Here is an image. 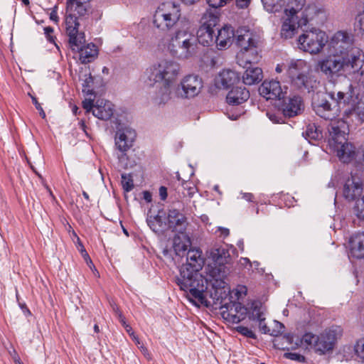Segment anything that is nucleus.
I'll use <instances>...</instances> for the list:
<instances>
[{
  "label": "nucleus",
  "mask_w": 364,
  "mask_h": 364,
  "mask_svg": "<svg viewBox=\"0 0 364 364\" xmlns=\"http://www.w3.org/2000/svg\"><path fill=\"white\" fill-rule=\"evenodd\" d=\"M331 102L326 99L314 101L313 107L315 112L321 117L331 120V122L338 117L343 110V117L340 120H345L353 114L364 116V102L359 100L358 96L354 93V88L351 83H348L344 87L336 85L332 91H326Z\"/></svg>",
  "instance_id": "f257e3e1"
},
{
  "label": "nucleus",
  "mask_w": 364,
  "mask_h": 364,
  "mask_svg": "<svg viewBox=\"0 0 364 364\" xmlns=\"http://www.w3.org/2000/svg\"><path fill=\"white\" fill-rule=\"evenodd\" d=\"M199 249H190L186 253V263L180 269V274L176 277V283L180 289L188 292L187 297L195 306H208L204 296L205 280L199 272L203 264V259Z\"/></svg>",
  "instance_id": "f03ea898"
},
{
  "label": "nucleus",
  "mask_w": 364,
  "mask_h": 364,
  "mask_svg": "<svg viewBox=\"0 0 364 364\" xmlns=\"http://www.w3.org/2000/svg\"><path fill=\"white\" fill-rule=\"evenodd\" d=\"M364 53L353 48L346 55H328L317 62L316 69L328 77L350 75L358 83H364Z\"/></svg>",
  "instance_id": "7ed1b4c3"
},
{
  "label": "nucleus",
  "mask_w": 364,
  "mask_h": 364,
  "mask_svg": "<svg viewBox=\"0 0 364 364\" xmlns=\"http://www.w3.org/2000/svg\"><path fill=\"white\" fill-rule=\"evenodd\" d=\"M321 11L316 4H308L306 0H287L280 35L285 39L291 38L299 27L306 26Z\"/></svg>",
  "instance_id": "20e7f679"
},
{
  "label": "nucleus",
  "mask_w": 364,
  "mask_h": 364,
  "mask_svg": "<svg viewBox=\"0 0 364 364\" xmlns=\"http://www.w3.org/2000/svg\"><path fill=\"white\" fill-rule=\"evenodd\" d=\"M160 46L178 60H188L196 56L199 51L197 38L191 23H185L163 39Z\"/></svg>",
  "instance_id": "39448f33"
},
{
  "label": "nucleus",
  "mask_w": 364,
  "mask_h": 364,
  "mask_svg": "<svg viewBox=\"0 0 364 364\" xmlns=\"http://www.w3.org/2000/svg\"><path fill=\"white\" fill-rule=\"evenodd\" d=\"M348 128L346 122L338 120L328 127V144L343 163H349L356 156L355 147L347 141Z\"/></svg>",
  "instance_id": "423d86ee"
},
{
  "label": "nucleus",
  "mask_w": 364,
  "mask_h": 364,
  "mask_svg": "<svg viewBox=\"0 0 364 364\" xmlns=\"http://www.w3.org/2000/svg\"><path fill=\"white\" fill-rule=\"evenodd\" d=\"M154 26L164 31H173L185 23H190L186 18L182 17L179 4L174 2L161 4L154 15Z\"/></svg>",
  "instance_id": "0eeeda50"
},
{
  "label": "nucleus",
  "mask_w": 364,
  "mask_h": 364,
  "mask_svg": "<svg viewBox=\"0 0 364 364\" xmlns=\"http://www.w3.org/2000/svg\"><path fill=\"white\" fill-rule=\"evenodd\" d=\"M181 73L180 64L172 59H161L146 70L150 85L156 83L173 84Z\"/></svg>",
  "instance_id": "6e6552de"
},
{
  "label": "nucleus",
  "mask_w": 364,
  "mask_h": 364,
  "mask_svg": "<svg viewBox=\"0 0 364 364\" xmlns=\"http://www.w3.org/2000/svg\"><path fill=\"white\" fill-rule=\"evenodd\" d=\"M291 82L299 90L310 92L317 87V81L313 76L309 64L303 60L291 61L287 70Z\"/></svg>",
  "instance_id": "1a4fd4ad"
},
{
  "label": "nucleus",
  "mask_w": 364,
  "mask_h": 364,
  "mask_svg": "<svg viewBox=\"0 0 364 364\" xmlns=\"http://www.w3.org/2000/svg\"><path fill=\"white\" fill-rule=\"evenodd\" d=\"M327 42L326 33L316 28L303 31L297 39L298 48L311 55L320 53Z\"/></svg>",
  "instance_id": "9d476101"
},
{
  "label": "nucleus",
  "mask_w": 364,
  "mask_h": 364,
  "mask_svg": "<svg viewBox=\"0 0 364 364\" xmlns=\"http://www.w3.org/2000/svg\"><path fill=\"white\" fill-rule=\"evenodd\" d=\"M206 277L204 292L207 290L208 286H211L213 289L218 293L220 291V294L225 293L226 290L229 291L228 284L225 282V277L228 274V269L225 266L212 267L209 265L206 268Z\"/></svg>",
  "instance_id": "9b49d317"
},
{
  "label": "nucleus",
  "mask_w": 364,
  "mask_h": 364,
  "mask_svg": "<svg viewBox=\"0 0 364 364\" xmlns=\"http://www.w3.org/2000/svg\"><path fill=\"white\" fill-rule=\"evenodd\" d=\"M178 92L176 94L181 98H192L197 96L203 87L202 78L195 74L185 75L181 80Z\"/></svg>",
  "instance_id": "f8f14e48"
},
{
  "label": "nucleus",
  "mask_w": 364,
  "mask_h": 364,
  "mask_svg": "<svg viewBox=\"0 0 364 364\" xmlns=\"http://www.w3.org/2000/svg\"><path fill=\"white\" fill-rule=\"evenodd\" d=\"M317 336L311 333H305L301 339L296 338V341L294 342V336L290 333L285 334L280 339L276 340L274 346L279 348L289 349L295 348L300 344H304L306 347L314 346L316 350Z\"/></svg>",
  "instance_id": "ddd939ff"
},
{
  "label": "nucleus",
  "mask_w": 364,
  "mask_h": 364,
  "mask_svg": "<svg viewBox=\"0 0 364 364\" xmlns=\"http://www.w3.org/2000/svg\"><path fill=\"white\" fill-rule=\"evenodd\" d=\"M342 336L340 327H333L325 330L317 336L316 351L324 354L333 348L336 341Z\"/></svg>",
  "instance_id": "4468645a"
},
{
  "label": "nucleus",
  "mask_w": 364,
  "mask_h": 364,
  "mask_svg": "<svg viewBox=\"0 0 364 364\" xmlns=\"http://www.w3.org/2000/svg\"><path fill=\"white\" fill-rule=\"evenodd\" d=\"M329 47L331 50H333V54L338 55H344L353 48H358L353 46L351 36L345 31L336 32L330 40Z\"/></svg>",
  "instance_id": "2eb2a0df"
},
{
  "label": "nucleus",
  "mask_w": 364,
  "mask_h": 364,
  "mask_svg": "<svg viewBox=\"0 0 364 364\" xmlns=\"http://www.w3.org/2000/svg\"><path fill=\"white\" fill-rule=\"evenodd\" d=\"M287 87H282L277 80H264L259 87V92L266 100H277L280 101L287 95Z\"/></svg>",
  "instance_id": "dca6fc26"
},
{
  "label": "nucleus",
  "mask_w": 364,
  "mask_h": 364,
  "mask_svg": "<svg viewBox=\"0 0 364 364\" xmlns=\"http://www.w3.org/2000/svg\"><path fill=\"white\" fill-rule=\"evenodd\" d=\"M277 107L284 117H294L301 113L304 104L300 97L294 96L288 99L284 97L278 102Z\"/></svg>",
  "instance_id": "f3484780"
},
{
  "label": "nucleus",
  "mask_w": 364,
  "mask_h": 364,
  "mask_svg": "<svg viewBox=\"0 0 364 364\" xmlns=\"http://www.w3.org/2000/svg\"><path fill=\"white\" fill-rule=\"evenodd\" d=\"M223 308L222 316L228 322L231 323H238L246 317L247 309L241 303L231 302Z\"/></svg>",
  "instance_id": "a211bd4d"
},
{
  "label": "nucleus",
  "mask_w": 364,
  "mask_h": 364,
  "mask_svg": "<svg viewBox=\"0 0 364 364\" xmlns=\"http://www.w3.org/2000/svg\"><path fill=\"white\" fill-rule=\"evenodd\" d=\"M135 138L136 132L133 129L129 127L119 128L116 133L115 145L121 152H126L132 146Z\"/></svg>",
  "instance_id": "6ab92c4d"
},
{
  "label": "nucleus",
  "mask_w": 364,
  "mask_h": 364,
  "mask_svg": "<svg viewBox=\"0 0 364 364\" xmlns=\"http://www.w3.org/2000/svg\"><path fill=\"white\" fill-rule=\"evenodd\" d=\"M363 193V183L357 175L350 174L344 183L343 194L348 200H354Z\"/></svg>",
  "instance_id": "aec40b11"
},
{
  "label": "nucleus",
  "mask_w": 364,
  "mask_h": 364,
  "mask_svg": "<svg viewBox=\"0 0 364 364\" xmlns=\"http://www.w3.org/2000/svg\"><path fill=\"white\" fill-rule=\"evenodd\" d=\"M168 226L173 232L183 235L188 226V218L178 209H171L168 213Z\"/></svg>",
  "instance_id": "412c9836"
},
{
  "label": "nucleus",
  "mask_w": 364,
  "mask_h": 364,
  "mask_svg": "<svg viewBox=\"0 0 364 364\" xmlns=\"http://www.w3.org/2000/svg\"><path fill=\"white\" fill-rule=\"evenodd\" d=\"M236 44L240 50L252 47H257L259 44L258 36L245 28H239L236 32Z\"/></svg>",
  "instance_id": "4be33fe9"
},
{
  "label": "nucleus",
  "mask_w": 364,
  "mask_h": 364,
  "mask_svg": "<svg viewBox=\"0 0 364 364\" xmlns=\"http://www.w3.org/2000/svg\"><path fill=\"white\" fill-rule=\"evenodd\" d=\"M349 257L356 259L364 257V233H355L350 238Z\"/></svg>",
  "instance_id": "5701e85b"
},
{
  "label": "nucleus",
  "mask_w": 364,
  "mask_h": 364,
  "mask_svg": "<svg viewBox=\"0 0 364 364\" xmlns=\"http://www.w3.org/2000/svg\"><path fill=\"white\" fill-rule=\"evenodd\" d=\"M235 36V31L230 25H225L218 30V35L215 36V43L219 50H223L229 47Z\"/></svg>",
  "instance_id": "b1692460"
},
{
  "label": "nucleus",
  "mask_w": 364,
  "mask_h": 364,
  "mask_svg": "<svg viewBox=\"0 0 364 364\" xmlns=\"http://www.w3.org/2000/svg\"><path fill=\"white\" fill-rule=\"evenodd\" d=\"M114 113V106L108 100L99 99L95 102L93 115L102 120H107Z\"/></svg>",
  "instance_id": "393cba45"
},
{
  "label": "nucleus",
  "mask_w": 364,
  "mask_h": 364,
  "mask_svg": "<svg viewBox=\"0 0 364 364\" xmlns=\"http://www.w3.org/2000/svg\"><path fill=\"white\" fill-rule=\"evenodd\" d=\"M257 48V47H252L250 49L240 50L236 56L237 63L245 68L249 64L257 63L260 57Z\"/></svg>",
  "instance_id": "a878e982"
},
{
  "label": "nucleus",
  "mask_w": 364,
  "mask_h": 364,
  "mask_svg": "<svg viewBox=\"0 0 364 364\" xmlns=\"http://www.w3.org/2000/svg\"><path fill=\"white\" fill-rule=\"evenodd\" d=\"M249 97V90L240 86L232 88L228 93L226 100L229 105H237L246 102Z\"/></svg>",
  "instance_id": "bb28decb"
},
{
  "label": "nucleus",
  "mask_w": 364,
  "mask_h": 364,
  "mask_svg": "<svg viewBox=\"0 0 364 364\" xmlns=\"http://www.w3.org/2000/svg\"><path fill=\"white\" fill-rule=\"evenodd\" d=\"M66 9L68 13L84 16L90 11V0H68Z\"/></svg>",
  "instance_id": "cd10ccee"
},
{
  "label": "nucleus",
  "mask_w": 364,
  "mask_h": 364,
  "mask_svg": "<svg viewBox=\"0 0 364 364\" xmlns=\"http://www.w3.org/2000/svg\"><path fill=\"white\" fill-rule=\"evenodd\" d=\"M158 90L155 93L154 101L161 105L167 103L173 97V84L160 83Z\"/></svg>",
  "instance_id": "c85d7f7f"
},
{
  "label": "nucleus",
  "mask_w": 364,
  "mask_h": 364,
  "mask_svg": "<svg viewBox=\"0 0 364 364\" xmlns=\"http://www.w3.org/2000/svg\"><path fill=\"white\" fill-rule=\"evenodd\" d=\"M210 257L214 262L212 267L225 266L230 259L229 251L223 247H215L210 250Z\"/></svg>",
  "instance_id": "c756f323"
},
{
  "label": "nucleus",
  "mask_w": 364,
  "mask_h": 364,
  "mask_svg": "<svg viewBox=\"0 0 364 364\" xmlns=\"http://www.w3.org/2000/svg\"><path fill=\"white\" fill-rule=\"evenodd\" d=\"M263 73L259 68H248L242 75V80L245 85H252L262 81Z\"/></svg>",
  "instance_id": "7c9ffc66"
},
{
  "label": "nucleus",
  "mask_w": 364,
  "mask_h": 364,
  "mask_svg": "<svg viewBox=\"0 0 364 364\" xmlns=\"http://www.w3.org/2000/svg\"><path fill=\"white\" fill-rule=\"evenodd\" d=\"M77 52L80 53L81 63L84 64L92 62L98 54L97 48L93 43H89L87 46L83 45Z\"/></svg>",
  "instance_id": "2f4dec72"
},
{
  "label": "nucleus",
  "mask_w": 364,
  "mask_h": 364,
  "mask_svg": "<svg viewBox=\"0 0 364 364\" xmlns=\"http://www.w3.org/2000/svg\"><path fill=\"white\" fill-rule=\"evenodd\" d=\"M197 43L204 46H208L215 42L214 31L207 28L205 26H200L197 34Z\"/></svg>",
  "instance_id": "473e14b6"
},
{
  "label": "nucleus",
  "mask_w": 364,
  "mask_h": 364,
  "mask_svg": "<svg viewBox=\"0 0 364 364\" xmlns=\"http://www.w3.org/2000/svg\"><path fill=\"white\" fill-rule=\"evenodd\" d=\"M238 74L231 70H223L219 74V82L224 88H228L239 81Z\"/></svg>",
  "instance_id": "72a5a7b5"
},
{
  "label": "nucleus",
  "mask_w": 364,
  "mask_h": 364,
  "mask_svg": "<svg viewBox=\"0 0 364 364\" xmlns=\"http://www.w3.org/2000/svg\"><path fill=\"white\" fill-rule=\"evenodd\" d=\"M218 22V15L211 10H208L203 15L200 26H205L208 29L213 30V28L217 26Z\"/></svg>",
  "instance_id": "f704fd0d"
},
{
  "label": "nucleus",
  "mask_w": 364,
  "mask_h": 364,
  "mask_svg": "<svg viewBox=\"0 0 364 364\" xmlns=\"http://www.w3.org/2000/svg\"><path fill=\"white\" fill-rule=\"evenodd\" d=\"M188 243H189V240L185 233L182 235V237L179 235H176L173 237V247L176 254L181 255V254L184 253L187 250Z\"/></svg>",
  "instance_id": "c9c22d12"
},
{
  "label": "nucleus",
  "mask_w": 364,
  "mask_h": 364,
  "mask_svg": "<svg viewBox=\"0 0 364 364\" xmlns=\"http://www.w3.org/2000/svg\"><path fill=\"white\" fill-rule=\"evenodd\" d=\"M68 35L69 36V43L72 50L76 52L79 51L85 42L84 33H79L78 31H77L76 33Z\"/></svg>",
  "instance_id": "e433bc0d"
},
{
  "label": "nucleus",
  "mask_w": 364,
  "mask_h": 364,
  "mask_svg": "<svg viewBox=\"0 0 364 364\" xmlns=\"http://www.w3.org/2000/svg\"><path fill=\"white\" fill-rule=\"evenodd\" d=\"M66 32L68 34L76 33L79 23L75 14L69 13L65 17Z\"/></svg>",
  "instance_id": "4c0bfd02"
},
{
  "label": "nucleus",
  "mask_w": 364,
  "mask_h": 364,
  "mask_svg": "<svg viewBox=\"0 0 364 364\" xmlns=\"http://www.w3.org/2000/svg\"><path fill=\"white\" fill-rule=\"evenodd\" d=\"M262 2L266 11L269 13L279 11L282 6H285L286 4H282V0H262ZM285 3H287V1Z\"/></svg>",
  "instance_id": "58836bf2"
},
{
  "label": "nucleus",
  "mask_w": 364,
  "mask_h": 364,
  "mask_svg": "<svg viewBox=\"0 0 364 364\" xmlns=\"http://www.w3.org/2000/svg\"><path fill=\"white\" fill-rule=\"evenodd\" d=\"M252 317L254 319H257L259 322V327L262 333L270 334V327L267 326L263 317L262 313L260 312L259 309H255L252 312Z\"/></svg>",
  "instance_id": "ea45409f"
},
{
  "label": "nucleus",
  "mask_w": 364,
  "mask_h": 364,
  "mask_svg": "<svg viewBox=\"0 0 364 364\" xmlns=\"http://www.w3.org/2000/svg\"><path fill=\"white\" fill-rule=\"evenodd\" d=\"M354 29L358 33L364 35V12L360 9L355 18Z\"/></svg>",
  "instance_id": "a19ab883"
},
{
  "label": "nucleus",
  "mask_w": 364,
  "mask_h": 364,
  "mask_svg": "<svg viewBox=\"0 0 364 364\" xmlns=\"http://www.w3.org/2000/svg\"><path fill=\"white\" fill-rule=\"evenodd\" d=\"M353 350L357 358L364 362V338H361L355 342Z\"/></svg>",
  "instance_id": "79ce46f5"
},
{
  "label": "nucleus",
  "mask_w": 364,
  "mask_h": 364,
  "mask_svg": "<svg viewBox=\"0 0 364 364\" xmlns=\"http://www.w3.org/2000/svg\"><path fill=\"white\" fill-rule=\"evenodd\" d=\"M354 210L356 216L364 220V196L356 200Z\"/></svg>",
  "instance_id": "37998d69"
},
{
  "label": "nucleus",
  "mask_w": 364,
  "mask_h": 364,
  "mask_svg": "<svg viewBox=\"0 0 364 364\" xmlns=\"http://www.w3.org/2000/svg\"><path fill=\"white\" fill-rule=\"evenodd\" d=\"M270 334L272 336H278L281 335L284 331V325L277 321L272 322V326L270 328Z\"/></svg>",
  "instance_id": "c03bdc74"
},
{
  "label": "nucleus",
  "mask_w": 364,
  "mask_h": 364,
  "mask_svg": "<svg viewBox=\"0 0 364 364\" xmlns=\"http://www.w3.org/2000/svg\"><path fill=\"white\" fill-rule=\"evenodd\" d=\"M122 185L124 190L129 192L134 188L133 180L129 175L122 174Z\"/></svg>",
  "instance_id": "a18cd8bd"
},
{
  "label": "nucleus",
  "mask_w": 364,
  "mask_h": 364,
  "mask_svg": "<svg viewBox=\"0 0 364 364\" xmlns=\"http://www.w3.org/2000/svg\"><path fill=\"white\" fill-rule=\"evenodd\" d=\"M182 186L183 190L186 191V193L183 192V193L189 197H192L197 191L196 186L191 181H183Z\"/></svg>",
  "instance_id": "49530a36"
},
{
  "label": "nucleus",
  "mask_w": 364,
  "mask_h": 364,
  "mask_svg": "<svg viewBox=\"0 0 364 364\" xmlns=\"http://www.w3.org/2000/svg\"><path fill=\"white\" fill-rule=\"evenodd\" d=\"M90 83H92V77L90 75L82 83V92L87 95H92L94 92L90 88Z\"/></svg>",
  "instance_id": "de8ad7c7"
},
{
  "label": "nucleus",
  "mask_w": 364,
  "mask_h": 364,
  "mask_svg": "<svg viewBox=\"0 0 364 364\" xmlns=\"http://www.w3.org/2000/svg\"><path fill=\"white\" fill-rule=\"evenodd\" d=\"M284 357L286 358L296 360L300 363H304L305 361V357L299 353H284Z\"/></svg>",
  "instance_id": "09e8293b"
},
{
  "label": "nucleus",
  "mask_w": 364,
  "mask_h": 364,
  "mask_svg": "<svg viewBox=\"0 0 364 364\" xmlns=\"http://www.w3.org/2000/svg\"><path fill=\"white\" fill-rule=\"evenodd\" d=\"M82 257H84L87 264L90 266L91 269L92 270L94 274L95 275H98L99 273H98L97 270L95 269V267H94L92 260L85 250H83V251H82Z\"/></svg>",
  "instance_id": "8fccbe9b"
},
{
  "label": "nucleus",
  "mask_w": 364,
  "mask_h": 364,
  "mask_svg": "<svg viewBox=\"0 0 364 364\" xmlns=\"http://www.w3.org/2000/svg\"><path fill=\"white\" fill-rule=\"evenodd\" d=\"M95 107V103L92 100H85L82 102V107L86 110L87 112H90L93 114V109Z\"/></svg>",
  "instance_id": "3c124183"
},
{
  "label": "nucleus",
  "mask_w": 364,
  "mask_h": 364,
  "mask_svg": "<svg viewBox=\"0 0 364 364\" xmlns=\"http://www.w3.org/2000/svg\"><path fill=\"white\" fill-rule=\"evenodd\" d=\"M31 97L32 102L34 104L36 109L38 110L41 117L43 119L46 118V113H45L44 110L43 109L40 103L38 102L37 99L32 95H31Z\"/></svg>",
  "instance_id": "603ef678"
},
{
  "label": "nucleus",
  "mask_w": 364,
  "mask_h": 364,
  "mask_svg": "<svg viewBox=\"0 0 364 364\" xmlns=\"http://www.w3.org/2000/svg\"><path fill=\"white\" fill-rule=\"evenodd\" d=\"M237 330L238 332H240V333L249 337V338H254L255 337V334L254 333L250 330L247 327H244V326H238L237 328Z\"/></svg>",
  "instance_id": "864d4df0"
},
{
  "label": "nucleus",
  "mask_w": 364,
  "mask_h": 364,
  "mask_svg": "<svg viewBox=\"0 0 364 364\" xmlns=\"http://www.w3.org/2000/svg\"><path fill=\"white\" fill-rule=\"evenodd\" d=\"M112 310L115 312L116 315L118 316L119 321L122 325H125V318L122 316L121 311L119 310L118 306L116 304H112Z\"/></svg>",
  "instance_id": "5fc2aeb1"
},
{
  "label": "nucleus",
  "mask_w": 364,
  "mask_h": 364,
  "mask_svg": "<svg viewBox=\"0 0 364 364\" xmlns=\"http://www.w3.org/2000/svg\"><path fill=\"white\" fill-rule=\"evenodd\" d=\"M53 32V28L50 26H47V27H45L44 28V33L45 35L46 36L48 40L50 41V42H53L54 43V38L53 36L51 35Z\"/></svg>",
  "instance_id": "6e6d98bb"
},
{
  "label": "nucleus",
  "mask_w": 364,
  "mask_h": 364,
  "mask_svg": "<svg viewBox=\"0 0 364 364\" xmlns=\"http://www.w3.org/2000/svg\"><path fill=\"white\" fill-rule=\"evenodd\" d=\"M267 116L274 123H282L283 122L282 118L281 117H278L276 114L267 113Z\"/></svg>",
  "instance_id": "4d7b16f0"
},
{
  "label": "nucleus",
  "mask_w": 364,
  "mask_h": 364,
  "mask_svg": "<svg viewBox=\"0 0 364 364\" xmlns=\"http://www.w3.org/2000/svg\"><path fill=\"white\" fill-rule=\"evenodd\" d=\"M247 289L245 286H238L236 289V294L238 296V297L245 296L247 294Z\"/></svg>",
  "instance_id": "13d9d810"
},
{
  "label": "nucleus",
  "mask_w": 364,
  "mask_h": 364,
  "mask_svg": "<svg viewBox=\"0 0 364 364\" xmlns=\"http://www.w3.org/2000/svg\"><path fill=\"white\" fill-rule=\"evenodd\" d=\"M251 0H236V5L240 9L247 8L250 4Z\"/></svg>",
  "instance_id": "bf43d9fd"
},
{
  "label": "nucleus",
  "mask_w": 364,
  "mask_h": 364,
  "mask_svg": "<svg viewBox=\"0 0 364 364\" xmlns=\"http://www.w3.org/2000/svg\"><path fill=\"white\" fill-rule=\"evenodd\" d=\"M160 198L162 200H165L167 198V188L165 186H161L159 190Z\"/></svg>",
  "instance_id": "052dcab7"
},
{
  "label": "nucleus",
  "mask_w": 364,
  "mask_h": 364,
  "mask_svg": "<svg viewBox=\"0 0 364 364\" xmlns=\"http://www.w3.org/2000/svg\"><path fill=\"white\" fill-rule=\"evenodd\" d=\"M218 231L220 232V235L224 237L229 235L230 231L228 228H218Z\"/></svg>",
  "instance_id": "680f3d73"
},
{
  "label": "nucleus",
  "mask_w": 364,
  "mask_h": 364,
  "mask_svg": "<svg viewBox=\"0 0 364 364\" xmlns=\"http://www.w3.org/2000/svg\"><path fill=\"white\" fill-rule=\"evenodd\" d=\"M143 198L147 202L150 203L152 200V196L150 192L146 191L143 192Z\"/></svg>",
  "instance_id": "e2e57ef3"
},
{
  "label": "nucleus",
  "mask_w": 364,
  "mask_h": 364,
  "mask_svg": "<svg viewBox=\"0 0 364 364\" xmlns=\"http://www.w3.org/2000/svg\"><path fill=\"white\" fill-rule=\"evenodd\" d=\"M50 19L55 22L58 21V16L57 11L55 9H53L52 11L50 13Z\"/></svg>",
  "instance_id": "0e129e2a"
},
{
  "label": "nucleus",
  "mask_w": 364,
  "mask_h": 364,
  "mask_svg": "<svg viewBox=\"0 0 364 364\" xmlns=\"http://www.w3.org/2000/svg\"><path fill=\"white\" fill-rule=\"evenodd\" d=\"M254 196L250 193H242V198L247 201H252Z\"/></svg>",
  "instance_id": "69168bd1"
},
{
  "label": "nucleus",
  "mask_w": 364,
  "mask_h": 364,
  "mask_svg": "<svg viewBox=\"0 0 364 364\" xmlns=\"http://www.w3.org/2000/svg\"><path fill=\"white\" fill-rule=\"evenodd\" d=\"M131 337L133 339V341L135 342V343L137 345V346H139L140 345V341H139V338L134 334V332H132L131 333Z\"/></svg>",
  "instance_id": "338daca9"
},
{
  "label": "nucleus",
  "mask_w": 364,
  "mask_h": 364,
  "mask_svg": "<svg viewBox=\"0 0 364 364\" xmlns=\"http://www.w3.org/2000/svg\"><path fill=\"white\" fill-rule=\"evenodd\" d=\"M20 306L25 314H31L29 309L26 307L25 304H20Z\"/></svg>",
  "instance_id": "774afa93"
}]
</instances>
